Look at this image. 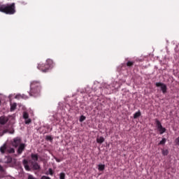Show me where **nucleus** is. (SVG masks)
Instances as JSON below:
<instances>
[{"mask_svg":"<svg viewBox=\"0 0 179 179\" xmlns=\"http://www.w3.org/2000/svg\"><path fill=\"white\" fill-rule=\"evenodd\" d=\"M6 163H7V164H9V163H12V157H6Z\"/></svg>","mask_w":179,"mask_h":179,"instance_id":"20","label":"nucleus"},{"mask_svg":"<svg viewBox=\"0 0 179 179\" xmlns=\"http://www.w3.org/2000/svg\"><path fill=\"white\" fill-rule=\"evenodd\" d=\"M176 145H179V136L175 141Z\"/></svg>","mask_w":179,"mask_h":179,"instance_id":"30","label":"nucleus"},{"mask_svg":"<svg viewBox=\"0 0 179 179\" xmlns=\"http://www.w3.org/2000/svg\"><path fill=\"white\" fill-rule=\"evenodd\" d=\"M162 155L163 156H167V155H169V150H162Z\"/></svg>","mask_w":179,"mask_h":179,"instance_id":"18","label":"nucleus"},{"mask_svg":"<svg viewBox=\"0 0 179 179\" xmlns=\"http://www.w3.org/2000/svg\"><path fill=\"white\" fill-rule=\"evenodd\" d=\"M27 179H37L33 175H29Z\"/></svg>","mask_w":179,"mask_h":179,"instance_id":"27","label":"nucleus"},{"mask_svg":"<svg viewBox=\"0 0 179 179\" xmlns=\"http://www.w3.org/2000/svg\"><path fill=\"white\" fill-rule=\"evenodd\" d=\"M0 12L6 13V15H15L16 13V4L15 3L2 4L0 6Z\"/></svg>","mask_w":179,"mask_h":179,"instance_id":"3","label":"nucleus"},{"mask_svg":"<svg viewBox=\"0 0 179 179\" xmlns=\"http://www.w3.org/2000/svg\"><path fill=\"white\" fill-rule=\"evenodd\" d=\"M8 132H9V134H15V130L4 129L1 132H0V136H3V135H5V134H8Z\"/></svg>","mask_w":179,"mask_h":179,"instance_id":"11","label":"nucleus"},{"mask_svg":"<svg viewBox=\"0 0 179 179\" xmlns=\"http://www.w3.org/2000/svg\"><path fill=\"white\" fill-rule=\"evenodd\" d=\"M141 110H138V112H136L134 114V120H136V118H139V117H141Z\"/></svg>","mask_w":179,"mask_h":179,"instance_id":"12","label":"nucleus"},{"mask_svg":"<svg viewBox=\"0 0 179 179\" xmlns=\"http://www.w3.org/2000/svg\"><path fill=\"white\" fill-rule=\"evenodd\" d=\"M46 174H47V175H48V173H46Z\"/></svg>","mask_w":179,"mask_h":179,"instance_id":"33","label":"nucleus"},{"mask_svg":"<svg viewBox=\"0 0 179 179\" xmlns=\"http://www.w3.org/2000/svg\"><path fill=\"white\" fill-rule=\"evenodd\" d=\"M25 124L27 125H29V124H30L31 122V119H25Z\"/></svg>","mask_w":179,"mask_h":179,"instance_id":"24","label":"nucleus"},{"mask_svg":"<svg viewBox=\"0 0 179 179\" xmlns=\"http://www.w3.org/2000/svg\"><path fill=\"white\" fill-rule=\"evenodd\" d=\"M11 145L14 148H17V146H20V145H22V138H20V137H16L13 138Z\"/></svg>","mask_w":179,"mask_h":179,"instance_id":"8","label":"nucleus"},{"mask_svg":"<svg viewBox=\"0 0 179 179\" xmlns=\"http://www.w3.org/2000/svg\"><path fill=\"white\" fill-rule=\"evenodd\" d=\"M23 118H24V120L29 119V113H27V112H24V113H23Z\"/></svg>","mask_w":179,"mask_h":179,"instance_id":"17","label":"nucleus"},{"mask_svg":"<svg viewBox=\"0 0 179 179\" xmlns=\"http://www.w3.org/2000/svg\"><path fill=\"white\" fill-rule=\"evenodd\" d=\"M166 138H162V140L161 141H159L158 145H165L166 144Z\"/></svg>","mask_w":179,"mask_h":179,"instance_id":"21","label":"nucleus"},{"mask_svg":"<svg viewBox=\"0 0 179 179\" xmlns=\"http://www.w3.org/2000/svg\"><path fill=\"white\" fill-rule=\"evenodd\" d=\"M48 171H49L50 176H53L54 175V171H52V169L50 168Z\"/></svg>","mask_w":179,"mask_h":179,"instance_id":"25","label":"nucleus"},{"mask_svg":"<svg viewBox=\"0 0 179 179\" xmlns=\"http://www.w3.org/2000/svg\"><path fill=\"white\" fill-rule=\"evenodd\" d=\"M134 62L129 61L127 63V66H129V67L134 66Z\"/></svg>","mask_w":179,"mask_h":179,"instance_id":"19","label":"nucleus"},{"mask_svg":"<svg viewBox=\"0 0 179 179\" xmlns=\"http://www.w3.org/2000/svg\"><path fill=\"white\" fill-rule=\"evenodd\" d=\"M156 127L159 132L160 135H163L164 132H166V128L163 127V125H162V122L157 119L155 120Z\"/></svg>","mask_w":179,"mask_h":179,"instance_id":"6","label":"nucleus"},{"mask_svg":"<svg viewBox=\"0 0 179 179\" xmlns=\"http://www.w3.org/2000/svg\"><path fill=\"white\" fill-rule=\"evenodd\" d=\"M105 139L104 137L103 136H100L99 138H96V142L97 143H103V142H104Z\"/></svg>","mask_w":179,"mask_h":179,"instance_id":"14","label":"nucleus"},{"mask_svg":"<svg viewBox=\"0 0 179 179\" xmlns=\"http://www.w3.org/2000/svg\"><path fill=\"white\" fill-rule=\"evenodd\" d=\"M21 97V99H29V97H27V96H26V95H24V94H22V95H16L15 96V99H19V98H20Z\"/></svg>","mask_w":179,"mask_h":179,"instance_id":"16","label":"nucleus"},{"mask_svg":"<svg viewBox=\"0 0 179 179\" xmlns=\"http://www.w3.org/2000/svg\"><path fill=\"white\" fill-rule=\"evenodd\" d=\"M0 152L1 155H5V153H15V148H11L9 145H7L6 144H3L1 148H0Z\"/></svg>","mask_w":179,"mask_h":179,"instance_id":"5","label":"nucleus"},{"mask_svg":"<svg viewBox=\"0 0 179 179\" xmlns=\"http://www.w3.org/2000/svg\"><path fill=\"white\" fill-rule=\"evenodd\" d=\"M8 121H9V119L8 118V117H6V116L0 117V124L1 125H5V124H6V122H8Z\"/></svg>","mask_w":179,"mask_h":179,"instance_id":"10","label":"nucleus"},{"mask_svg":"<svg viewBox=\"0 0 179 179\" xmlns=\"http://www.w3.org/2000/svg\"><path fill=\"white\" fill-rule=\"evenodd\" d=\"M155 85L157 87H160L162 93L166 94L167 93V85L163 83H156Z\"/></svg>","mask_w":179,"mask_h":179,"instance_id":"7","label":"nucleus"},{"mask_svg":"<svg viewBox=\"0 0 179 179\" xmlns=\"http://www.w3.org/2000/svg\"><path fill=\"white\" fill-rule=\"evenodd\" d=\"M55 160H56L57 163H61L62 162V160L60 159H58L57 157H55Z\"/></svg>","mask_w":179,"mask_h":179,"instance_id":"29","label":"nucleus"},{"mask_svg":"<svg viewBox=\"0 0 179 179\" xmlns=\"http://www.w3.org/2000/svg\"><path fill=\"white\" fill-rule=\"evenodd\" d=\"M105 169H106V165H104V164H99L98 166V170L99 171H104Z\"/></svg>","mask_w":179,"mask_h":179,"instance_id":"13","label":"nucleus"},{"mask_svg":"<svg viewBox=\"0 0 179 179\" xmlns=\"http://www.w3.org/2000/svg\"><path fill=\"white\" fill-rule=\"evenodd\" d=\"M59 178L60 179H65V173H60Z\"/></svg>","mask_w":179,"mask_h":179,"instance_id":"23","label":"nucleus"},{"mask_svg":"<svg viewBox=\"0 0 179 179\" xmlns=\"http://www.w3.org/2000/svg\"><path fill=\"white\" fill-rule=\"evenodd\" d=\"M85 120H86V117L84 115H81L79 121H80V122H83V121H85Z\"/></svg>","mask_w":179,"mask_h":179,"instance_id":"22","label":"nucleus"},{"mask_svg":"<svg viewBox=\"0 0 179 179\" xmlns=\"http://www.w3.org/2000/svg\"><path fill=\"white\" fill-rule=\"evenodd\" d=\"M41 179H51V178L48 177V176H43L41 177Z\"/></svg>","mask_w":179,"mask_h":179,"instance_id":"28","label":"nucleus"},{"mask_svg":"<svg viewBox=\"0 0 179 179\" xmlns=\"http://www.w3.org/2000/svg\"><path fill=\"white\" fill-rule=\"evenodd\" d=\"M0 173H5V169H3V166H1L0 165Z\"/></svg>","mask_w":179,"mask_h":179,"instance_id":"26","label":"nucleus"},{"mask_svg":"<svg viewBox=\"0 0 179 179\" xmlns=\"http://www.w3.org/2000/svg\"><path fill=\"white\" fill-rule=\"evenodd\" d=\"M1 100H0V104H1Z\"/></svg>","mask_w":179,"mask_h":179,"instance_id":"32","label":"nucleus"},{"mask_svg":"<svg viewBox=\"0 0 179 179\" xmlns=\"http://www.w3.org/2000/svg\"><path fill=\"white\" fill-rule=\"evenodd\" d=\"M16 107H17V104L16 103H14L10 105V111H15L16 110Z\"/></svg>","mask_w":179,"mask_h":179,"instance_id":"15","label":"nucleus"},{"mask_svg":"<svg viewBox=\"0 0 179 179\" xmlns=\"http://www.w3.org/2000/svg\"><path fill=\"white\" fill-rule=\"evenodd\" d=\"M25 148H26V145L24 143H21L18 147L17 153L18 155H22V153H23V150H24Z\"/></svg>","mask_w":179,"mask_h":179,"instance_id":"9","label":"nucleus"},{"mask_svg":"<svg viewBox=\"0 0 179 179\" xmlns=\"http://www.w3.org/2000/svg\"><path fill=\"white\" fill-rule=\"evenodd\" d=\"M41 93V83L40 81H32L30 85L29 95L32 97H38Z\"/></svg>","mask_w":179,"mask_h":179,"instance_id":"2","label":"nucleus"},{"mask_svg":"<svg viewBox=\"0 0 179 179\" xmlns=\"http://www.w3.org/2000/svg\"><path fill=\"white\" fill-rule=\"evenodd\" d=\"M52 64L53 62L52 59H47L45 64L44 63H39L38 64V69H39V71H41L43 73L47 72L48 71H50V69H51V68H52Z\"/></svg>","mask_w":179,"mask_h":179,"instance_id":"4","label":"nucleus"},{"mask_svg":"<svg viewBox=\"0 0 179 179\" xmlns=\"http://www.w3.org/2000/svg\"><path fill=\"white\" fill-rule=\"evenodd\" d=\"M31 160L23 159L22 164L27 171H31V170L40 171L41 166L37 163L38 162V154H31Z\"/></svg>","mask_w":179,"mask_h":179,"instance_id":"1","label":"nucleus"},{"mask_svg":"<svg viewBox=\"0 0 179 179\" xmlns=\"http://www.w3.org/2000/svg\"><path fill=\"white\" fill-rule=\"evenodd\" d=\"M47 139L48 141H51L52 138H51V136H47Z\"/></svg>","mask_w":179,"mask_h":179,"instance_id":"31","label":"nucleus"}]
</instances>
